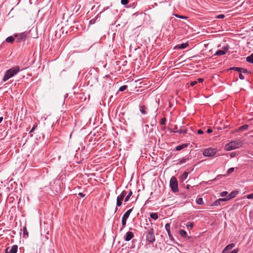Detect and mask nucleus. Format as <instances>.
Listing matches in <instances>:
<instances>
[{"instance_id":"1","label":"nucleus","mask_w":253,"mask_h":253,"mask_svg":"<svg viewBox=\"0 0 253 253\" xmlns=\"http://www.w3.org/2000/svg\"><path fill=\"white\" fill-rule=\"evenodd\" d=\"M20 71V67L18 66H15L7 70L4 75L2 81L6 82L10 78L14 76Z\"/></svg>"},{"instance_id":"2","label":"nucleus","mask_w":253,"mask_h":253,"mask_svg":"<svg viewBox=\"0 0 253 253\" xmlns=\"http://www.w3.org/2000/svg\"><path fill=\"white\" fill-rule=\"evenodd\" d=\"M88 84L92 86L93 84L98 83V74L94 70H91L88 73V75L86 76Z\"/></svg>"},{"instance_id":"3","label":"nucleus","mask_w":253,"mask_h":253,"mask_svg":"<svg viewBox=\"0 0 253 253\" xmlns=\"http://www.w3.org/2000/svg\"><path fill=\"white\" fill-rule=\"evenodd\" d=\"M155 230L153 227L148 228L144 233L146 241L148 244H153L155 242Z\"/></svg>"},{"instance_id":"4","label":"nucleus","mask_w":253,"mask_h":253,"mask_svg":"<svg viewBox=\"0 0 253 253\" xmlns=\"http://www.w3.org/2000/svg\"><path fill=\"white\" fill-rule=\"evenodd\" d=\"M241 144V142L240 140L232 141L225 145V150L227 151H230L239 148Z\"/></svg>"},{"instance_id":"5","label":"nucleus","mask_w":253,"mask_h":253,"mask_svg":"<svg viewBox=\"0 0 253 253\" xmlns=\"http://www.w3.org/2000/svg\"><path fill=\"white\" fill-rule=\"evenodd\" d=\"M126 194L127 192L126 190H123L122 193L117 197L116 207L115 211V212L118 211V207H120L122 206L123 200H124Z\"/></svg>"},{"instance_id":"6","label":"nucleus","mask_w":253,"mask_h":253,"mask_svg":"<svg viewBox=\"0 0 253 253\" xmlns=\"http://www.w3.org/2000/svg\"><path fill=\"white\" fill-rule=\"evenodd\" d=\"M170 187L171 190L175 193L178 191V182L176 178L174 176H172L169 182Z\"/></svg>"},{"instance_id":"7","label":"nucleus","mask_w":253,"mask_h":253,"mask_svg":"<svg viewBox=\"0 0 253 253\" xmlns=\"http://www.w3.org/2000/svg\"><path fill=\"white\" fill-rule=\"evenodd\" d=\"M216 153V150L214 148H210L205 149L203 151V154L205 157H212Z\"/></svg>"},{"instance_id":"8","label":"nucleus","mask_w":253,"mask_h":253,"mask_svg":"<svg viewBox=\"0 0 253 253\" xmlns=\"http://www.w3.org/2000/svg\"><path fill=\"white\" fill-rule=\"evenodd\" d=\"M229 48V46L228 44H226V45H224L223 46L222 49L221 50H218L216 51L215 53L214 54V55L216 56H221L224 55L227 52V50Z\"/></svg>"},{"instance_id":"9","label":"nucleus","mask_w":253,"mask_h":253,"mask_svg":"<svg viewBox=\"0 0 253 253\" xmlns=\"http://www.w3.org/2000/svg\"><path fill=\"white\" fill-rule=\"evenodd\" d=\"M14 37L17 38V42H21L26 40L27 36L25 33H20L19 34H15Z\"/></svg>"},{"instance_id":"10","label":"nucleus","mask_w":253,"mask_h":253,"mask_svg":"<svg viewBox=\"0 0 253 253\" xmlns=\"http://www.w3.org/2000/svg\"><path fill=\"white\" fill-rule=\"evenodd\" d=\"M18 251V246L14 245H13L11 249L7 247L5 249L4 253H17Z\"/></svg>"},{"instance_id":"11","label":"nucleus","mask_w":253,"mask_h":253,"mask_svg":"<svg viewBox=\"0 0 253 253\" xmlns=\"http://www.w3.org/2000/svg\"><path fill=\"white\" fill-rule=\"evenodd\" d=\"M165 229L168 232V235H169L170 240L172 242H174V239L173 237L172 236V235H171V232H170V223H168L165 225Z\"/></svg>"},{"instance_id":"12","label":"nucleus","mask_w":253,"mask_h":253,"mask_svg":"<svg viewBox=\"0 0 253 253\" xmlns=\"http://www.w3.org/2000/svg\"><path fill=\"white\" fill-rule=\"evenodd\" d=\"M134 237V234L131 231H128L126 233V235L124 237L125 240L126 241H129L132 239Z\"/></svg>"},{"instance_id":"13","label":"nucleus","mask_w":253,"mask_h":253,"mask_svg":"<svg viewBox=\"0 0 253 253\" xmlns=\"http://www.w3.org/2000/svg\"><path fill=\"white\" fill-rule=\"evenodd\" d=\"M238 193L239 192L237 190L232 191L228 195L226 196L227 199L229 201L230 200L236 197Z\"/></svg>"},{"instance_id":"14","label":"nucleus","mask_w":253,"mask_h":253,"mask_svg":"<svg viewBox=\"0 0 253 253\" xmlns=\"http://www.w3.org/2000/svg\"><path fill=\"white\" fill-rule=\"evenodd\" d=\"M235 244L234 243L229 244V245L226 246V247L223 249L222 253H227L228 251H230L231 249H232L235 247Z\"/></svg>"},{"instance_id":"15","label":"nucleus","mask_w":253,"mask_h":253,"mask_svg":"<svg viewBox=\"0 0 253 253\" xmlns=\"http://www.w3.org/2000/svg\"><path fill=\"white\" fill-rule=\"evenodd\" d=\"M153 129L150 127L149 125H145L143 128V131L146 133H150L153 132Z\"/></svg>"},{"instance_id":"16","label":"nucleus","mask_w":253,"mask_h":253,"mask_svg":"<svg viewBox=\"0 0 253 253\" xmlns=\"http://www.w3.org/2000/svg\"><path fill=\"white\" fill-rule=\"evenodd\" d=\"M189 145V143H184V144H182L181 145H178V146H177L175 149H174V150L175 151H180L185 148H186Z\"/></svg>"},{"instance_id":"17","label":"nucleus","mask_w":253,"mask_h":253,"mask_svg":"<svg viewBox=\"0 0 253 253\" xmlns=\"http://www.w3.org/2000/svg\"><path fill=\"white\" fill-rule=\"evenodd\" d=\"M139 110L142 114L146 115L147 114V107L144 105L139 104Z\"/></svg>"},{"instance_id":"18","label":"nucleus","mask_w":253,"mask_h":253,"mask_svg":"<svg viewBox=\"0 0 253 253\" xmlns=\"http://www.w3.org/2000/svg\"><path fill=\"white\" fill-rule=\"evenodd\" d=\"M188 46V43H183L180 44L176 45L174 49H184Z\"/></svg>"},{"instance_id":"19","label":"nucleus","mask_w":253,"mask_h":253,"mask_svg":"<svg viewBox=\"0 0 253 253\" xmlns=\"http://www.w3.org/2000/svg\"><path fill=\"white\" fill-rule=\"evenodd\" d=\"M172 132L174 133H177L179 134H182V133H186L187 132V129L184 128V127L180 128L179 129L177 130H172Z\"/></svg>"},{"instance_id":"20","label":"nucleus","mask_w":253,"mask_h":253,"mask_svg":"<svg viewBox=\"0 0 253 253\" xmlns=\"http://www.w3.org/2000/svg\"><path fill=\"white\" fill-rule=\"evenodd\" d=\"M132 209H132H130L128 210H127L125 213L123 215V218H126V219H127L129 217V216L130 214V213L131 212V211H132Z\"/></svg>"},{"instance_id":"21","label":"nucleus","mask_w":253,"mask_h":253,"mask_svg":"<svg viewBox=\"0 0 253 253\" xmlns=\"http://www.w3.org/2000/svg\"><path fill=\"white\" fill-rule=\"evenodd\" d=\"M126 220H127V219L122 217V227L120 229L121 231H122L123 230V229L125 227L126 224Z\"/></svg>"},{"instance_id":"22","label":"nucleus","mask_w":253,"mask_h":253,"mask_svg":"<svg viewBox=\"0 0 253 253\" xmlns=\"http://www.w3.org/2000/svg\"><path fill=\"white\" fill-rule=\"evenodd\" d=\"M156 123H157V120H156V117H155L151 121V122L150 123V126H151L150 127L151 128H152L153 129H154V126H156Z\"/></svg>"},{"instance_id":"23","label":"nucleus","mask_w":253,"mask_h":253,"mask_svg":"<svg viewBox=\"0 0 253 253\" xmlns=\"http://www.w3.org/2000/svg\"><path fill=\"white\" fill-rule=\"evenodd\" d=\"M249 128V126L248 125H244L240 126L238 128V130L239 131H243L247 130Z\"/></svg>"},{"instance_id":"24","label":"nucleus","mask_w":253,"mask_h":253,"mask_svg":"<svg viewBox=\"0 0 253 253\" xmlns=\"http://www.w3.org/2000/svg\"><path fill=\"white\" fill-rule=\"evenodd\" d=\"M150 217L154 220H157L158 218V213L156 212H152L150 214Z\"/></svg>"},{"instance_id":"25","label":"nucleus","mask_w":253,"mask_h":253,"mask_svg":"<svg viewBox=\"0 0 253 253\" xmlns=\"http://www.w3.org/2000/svg\"><path fill=\"white\" fill-rule=\"evenodd\" d=\"M179 233L182 237L186 238L187 237V232L184 230H182V229L179 230Z\"/></svg>"},{"instance_id":"26","label":"nucleus","mask_w":253,"mask_h":253,"mask_svg":"<svg viewBox=\"0 0 253 253\" xmlns=\"http://www.w3.org/2000/svg\"><path fill=\"white\" fill-rule=\"evenodd\" d=\"M246 61L249 63L253 64V53L247 57Z\"/></svg>"},{"instance_id":"27","label":"nucleus","mask_w":253,"mask_h":253,"mask_svg":"<svg viewBox=\"0 0 253 253\" xmlns=\"http://www.w3.org/2000/svg\"><path fill=\"white\" fill-rule=\"evenodd\" d=\"M23 237L26 238L28 237V232L27 230V228L26 226H24L23 228Z\"/></svg>"},{"instance_id":"28","label":"nucleus","mask_w":253,"mask_h":253,"mask_svg":"<svg viewBox=\"0 0 253 253\" xmlns=\"http://www.w3.org/2000/svg\"><path fill=\"white\" fill-rule=\"evenodd\" d=\"M5 41L7 42L13 43L14 41V38L12 36H9L6 39Z\"/></svg>"},{"instance_id":"29","label":"nucleus","mask_w":253,"mask_h":253,"mask_svg":"<svg viewBox=\"0 0 253 253\" xmlns=\"http://www.w3.org/2000/svg\"><path fill=\"white\" fill-rule=\"evenodd\" d=\"M132 192L131 190H130L129 193H128V194L127 195V196L126 197L125 199V202H127L130 197L132 196Z\"/></svg>"},{"instance_id":"30","label":"nucleus","mask_w":253,"mask_h":253,"mask_svg":"<svg viewBox=\"0 0 253 253\" xmlns=\"http://www.w3.org/2000/svg\"><path fill=\"white\" fill-rule=\"evenodd\" d=\"M188 175V172L184 171L182 175L181 176V179L182 180H185L187 178Z\"/></svg>"},{"instance_id":"31","label":"nucleus","mask_w":253,"mask_h":253,"mask_svg":"<svg viewBox=\"0 0 253 253\" xmlns=\"http://www.w3.org/2000/svg\"><path fill=\"white\" fill-rule=\"evenodd\" d=\"M127 88V86L126 85H124L120 87L119 89V91L122 92L126 90Z\"/></svg>"},{"instance_id":"32","label":"nucleus","mask_w":253,"mask_h":253,"mask_svg":"<svg viewBox=\"0 0 253 253\" xmlns=\"http://www.w3.org/2000/svg\"><path fill=\"white\" fill-rule=\"evenodd\" d=\"M196 203H197V204L200 205H202L204 204V202H203V198H199L197 200Z\"/></svg>"},{"instance_id":"33","label":"nucleus","mask_w":253,"mask_h":253,"mask_svg":"<svg viewBox=\"0 0 253 253\" xmlns=\"http://www.w3.org/2000/svg\"><path fill=\"white\" fill-rule=\"evenodd\" d=\"M240 73H245V74H249L251 73V71H248V70L246 69H244V68H241V70L240 71Z\"/></svg>"},{"instance_id":"34","label":"nucleus","mask_w":253,"mask_h":253,"mask_svg":"<svg viewBox=\"0 0 253 253\" xmlns=\"http://www.w3.org/2000/svg\"><path fill=\"white\" fill-rule=\"evenodd\" d=\"M229 70H234V71H238L239 72H240V71L241 70V68L233 67L230 68Z\"/></svg>"},{"instance_id":"35","label":"nucleus","mask_w":253,"mask_h":253,"mask_svg":"<svg viewBox=\"0 0 253 253\" xmlns=\"http://www.w3.org/2000/svg\"><path fill=\"white\" fill-rule=\"evenodd\" d=\"M188 158L186 159V158H182V159H181L180 160H179V161L178 162V164H182L183 163H186L187 160H188Z\"/></svg>"},{"instance_id":"36","label":"nucleus","mask_w":253,"mask_h":253,"mask_svg":"<svg viewBox=\"0 0 253 253\" xmlns=\"http://www.w3.org/2000/svg\"><path fill=\"white\" fill-rule=\"evenodd\" d=\"M188 229L189 228H192L194 226V223L193 222H189L188 224L186 225Z\"/></svg>"},{"instance_id":"37","label":"nucleus","mask_w":253,"mask_h":253,"mask_svg":"<svg viewBox=\"0 0 253 253\" xmlns=\"http://www.w3.org/2000/svg\"><path fill=\"white\" fill-rule=\"evenodd\" d=\"M166 118H162L161 119V122H160V124L162 125H166Z\"/></svg>"},{"instance_id":"38","label":"nucleus","mask_w":253,"mask_h":253,"mask_svg":"<svg viewBox=\"0 0 253 253\" xmlns=\"http://www.w3.org/2000/svg\"><path fill=\"white\" fill-rule=\"evenodd\" d=\"M220 202L218 201V199L216 200L214 203L213 205L215 206H218L219 205H220Z\"/></svg>"},{"instance_id":"39","label":"nucleus","mask_w":253,"mask_h":253,"mask_svg":"<svg viewBox=\"0 0 253 253\" xmlns=\"http://www.w3.org/2000/svg\"><path fill=\"white\" fill-rule=\"evenodd\" d=\"M174 16L175 17L180 18V19H186L187 18V17H185V16H182V15H179L177 14H174Z\"/></svg>"},{"instance_id":"40","label":"nucleus","mask_w":253,"mask_h":253,"mask_svg":"<svg viewBox=\"0 0 253 253\" xmlns=\"http://www.w3.org/2000/svg\"><path fill=\"white\" fill-rule=\"evenodd\" d=\"M129 0H121V3L123 5H126L128 3Z\"/></svg>"},{"instance_id":"41","label":"nucleus","mask_w":253,"mask_h":253,"mask_svg":"<svg viewBox=\"0 0 253 253\" xmlns=\"http://www.w3.org/2000/svg\"><path fill=\"white\" fill-rule=\"evenodd\" d=\"M227 195H228V192H227V191H223L220 193V196L221 197L227 196Z\"/></svg>"},{"instance_id":"42","label":"nucleus","mask_w":253,"mask_h":253,"mask_svg":"<svg viewBox=\"0 0 253 253\" xmlns=\"http://www.w3.org/2000/svg\"><path fill=\"white\" fill-rule=\"evenodd\" d=\"M218 201H220V202L221 203V202H226V201H228V200L227 199V197H226V198L218 199Z\"/></svg>"},{"instance_id":"43","label":"nucleus","mask_w":253,"mask_h":253,"mask_svg":"<svg viewBox=\"0 0 253 253\" xmlns=\"http://www.w3.org/2000/svg\"><path fill=\"white\" fill-rule=\"evenodd\" d=\"M234 169L233 168H230L227 170V174H231L232 172H233L234 171Z\"/></svg>"},{"instance_id":"44","label":"nucleus","mask_w":253,"mask_h":253,"mask_svg":"<svg viewBox=\"0 0 253 253\" xmlns=\"http://www.w3.org/2000/svg\"><path fill=\"white\" fill-rule=\"evenodd\" d=\"M225 17V15L224 14H219L216 16V18L218 19H223Z\"/></svg>"},{"instance_id":"45","label":"nucleus","mask_w":253,"mask_h":253,"mask_svg":"<svg viewBox=\"0 0 253 253\" xmlns=\"http://www.w3.org/2000/svg\"><path fill=\"white\" fill-rule=\"evenodd\" d=\"M223 176H224V175L219 174L213 180V181L216 180L217 179H218L219 178H222Z\"/></svg>"},{"instance_id":"46","label":"nucleus","mask_w":253,"mask_h":253,"mask_svg":"<svg viewBox=\"0 0 253 253\" xmlns=\"http://www.w3.org/2000/svg\"><path fill=\"white\" fill-rule=\"evenodd\" d=\"M246 197L249 199H253V193L247 195Z\"/></svg>"},{"instance_id":"47","label":"nucleus","mask_w":253,"mask_h":253,"mask_svg":"<svg viewBox=\"0 0 253 253\" xmlns=\"http://www.w3.org/2000/svg\"><path fill=\"white\" fill-rule=\"evenodd\" d=\"M237 153L236 152H232L230 153V156L231 158L235 157L237 155Z\"/></svg>"},{"instance_id":"48","label":"nucleus","mask_w":253,"mask_h":253,"mask_svg":"<svg viewBox=\"0 0 253 253\" xmlns=\"http://www.w3.org/2000/svg\"><path fill=\"white\" fill-rule=\"evenodd\" d=\"M239 78L241 79V80H244L245 79V77L243 75V74H242V73H239Z\"/></svg>"},{"instance_id":"49","label":"nucleus","mask_w":253,"mask_h":253,"mask_svg":"<svg viewBox=\"0 0 253 253\" xmlns=\"http://www.w3.org/2000/svg\"><path fill=\"white\" fill-rule=\"evenodd\" d=\"M197 81H193V82H191V84H190V85H191V86H194L195 84H197Z\"/></svg>"},{"instance_id":"50","label":"nucleus","mask_w":253,"mask_h":253,"mask_svg":"<svg viewBox=\"0 0 253 253\" xmlns=\"http://www.w3.org/2000/svg\"><path fill=\"white\" fill-rule=\"evenodd\" d=\"M197 133L199 134H202L204 133V132H203V131L202 130L199 129L197 131Z\"/></svg>"},{"instance_id":"51","label":"nucleus","mask_w":253,"mask_h":253,"mask_svg":"<svg viewBox=\"0 0 253 253\" xmlns=\"http://www.w3.org/2000/svg\"><path fill=\"white\" fill-rule=\"evenodd\" d=\"M204 81V79L203 78H199L197 80V82L199 83H203Z\"/></svg>"},{"instance_id":"52","label":"nucleus","mask_w":253,"mask_h":253,"mask_svg":"<svg viewBox=\"0 0 253 253\" xmlns=\"http://www.w3.org/2000/svg\"><path fill=\"white\" fill-rule=\"evenodd\" d=\"M37 126H34L32 128L31 130H30L29 133L32 132L34 131L35 129V128L37 127Z\"/></svg>"},{"instance_id":"53","label":"nucleus","mask_w":253,"mask_h":253,"mask_svg":"<svg viewBox=\"0 0 253 253\" xmlns=\"http://www.w3.org/2000/svg\"><path fill=\"white\" fill-rule=\"evenodd\" d=\"M212 132V129L211 128H208L207 130V132L208 133H211Z\"/></svg>"},{"instance_id":"54","label":"nucleus","mask_w":253,"mask_h":253,"mask_svg":"<svg viewBox=\"0 0 253 253\" xmlns=\"http://www.w3.org/2000/svg\"><path fill=\"white\" fill-rule=\"evenodd\" d=\"M79 196H81V197H84L85 195L82 192H80L79 194H78Z\"/></svg>"},{"instance_id":"55","label":"nucleus","mask_w":253,"mask_h":253,"mask_svg":"<svg viewBox=\"0 0 253 253\" xmlns=\"http://www.w3.org/2000/svg\"><path fill=\"white\" fill-rule=\"evenodd\" d=\"M190 188H193V187H192V186H190V185H189V184H187V185L186 186V188L187 189H190Z\"/></svg>"},{"instance_id":"56","label":"nucleus","mask_w":253,"mask_h":253,"mask_svg":"<svg viewBox=\"0 0 253 253\" xmlns=\"http://www.w3.org/2000/svg\"><path fill=\"white\" fill-rule=\"evenodd\" d=\"M177 129H178V127L176 125H175L174 126V129L172 130H178Z\"/></svg>"},{"instance_id":"57","label":"nucleus","mask_w":253,"mask_h":253,"mask_svg":"<svg viewBox=\"0 0 253 253\" xmlns=\"http://www.w3.org/2000/svg\"><path fill=\"white\" fill-rule=\"evenodd\" d=\"M3 120V117H0V123Z\"/></svg>"},{"instance_id":"58","label":"nucleus","mask_w":253,"mask_h":253,"mask_svg":"<svg viewBox=\"0 0 253 253\" xmlns=\"http://www.w3.org/2000/svg\"><path fill=\"white\" fill-rule=\"evenodd\" d=\"M104 77L105 78H110V75H106Z\"/></svg>"},{"instance_id":"59","label":"nucleus","mask_w":253,"mask_h":253,"mask_svg":"<svg viewBox=\"0 0 253 253\" xmlns=\"http://www.w3.org/2000/svg\"><path fill=\"white\" fill-rule=\"evenodd\" d=\"M108 8H109V6H107L105 8H104L103 11L105 10L106 9H107Z\"/></svg>"}]
</instances>
